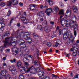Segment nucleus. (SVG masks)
Instances as JSON below:
<instances>
[{
  "label": "nucleus",
  "instance_id": "nucleus-1",
  "mask_svg": "<svg viewBox=\"0 0 79 79\" xmlns=\"http://www.w3.org/2000/svg\"><path fill=\"white\" fill-rule=\"evenodd\" d=\"M63 38L64 40H66L67 38H69L70 40V42H69V44L71 45H73V42L74 41V37L72 35V34L71 33V31H68L66 32H64Z\"/></svg>",
  "mask_w": 79,
  "mask_h": 79
},
{
  "label": "nucleus",
  "instance_id": "nucleus-2",
  "mask_svg": "<svg viewBox=\"0 0 79 79\" xmlns=\"http://www.w3.org/2000/svg\"><path fill=\"white\" fill-rule=\"evenodd\" d=\"M5 36L8 37L5 39V42H6V41H7L8 44H10V45H9V46L10 45H12V46H13V47H15L16 45V42L15 41L12 42V40H11V39L10 40L9 42V40H10V37H9V36H10V32L7 31L4 32L3 34V36L5 37Z\"/></svg>",
  "mask_w": 79,
  "mask_h": 79
},
{
  "label": "nucleus",
  "instance_id": "nucleus-3",
  "mask_svg": "<svg viewBox=\"0 0 79 79\" xmlns=\"http://www.w3.org/2000/svg\"><path fill=\"white\" fill-rule=\"evenodd\" d=\"M22 68H23V70H20V71L22 74L28 73L29 72H33L32 71V69H33V65L31 66L29 68H28V66H26L25 67H22Z\"/></svg>",
  "mask_w": 79,
  "mask_h": 79
},
{
  "label": "nucleus",
  "instance_id": "nucleus-4",
  "mask_svg": "<svg viewBox=\"0 0 79 79\" xmlns=\"http://www.w3.org/2000/svg\"><path fill=\"white\" fill-rule=\"evenodd\" d=\"M9 45H11V44L10 43H8L7 41H5L3 45L1 46L0 47V52H3V48L8 47Z\"/></svg>",
  "mask_w": 79,
  "mask_h": 79
},
{
  "label": "nucleus",
  "instance_id": "nucleus-5",
  "mask_svg": "<svg viewBox=\"0 0 79 79\" xmlns=\"http://www.w3.org/2000/svg\"><path fill=\"white\" fill-rule=\"evenodd\" d=\"M72 27L74 28V35L76 37V35H77L76 31L78 30V25H77V23H75V24L73 25Z\"/></svg>",
  "mask_w": 79,
  "mask_h": 79
},
{
  "label": "nucleus",
  "instance_id": "nucleus-6",
  "mask_svg": "<svg viewBox=\"0 0 79 79\" xmlns=\"http://www.w3.org/2000/svg\"><path fill=\"white\" fill-rule=\"evenodd\" d=\"M9 70L12 72L13 74H16L18 73V70L13 66H11L10 67Z\"/></svg>",
  "mask_w": 79,
  "mask_h": 79
},
{
  "label": "nucleus",
  "instance_id": "nucleus-7",
  "mask_svg": "<svg viewBox=\"0 0 79 79\" xmlns=\"http://www.w3.org/2000/svg\"><path fill=\"white\" fill-rule=\"evenodd\" d=\"M66 20H67V19L64 18L62 19L61 20H60L61 24L62 25L63 27H64V24L66 25Z\"/></svg>",
  "mask_w": 79,
  "mask_h": 79
},
{
  "label": "nucleus",
  "instance_id": "nucleus-8",
  "mask_svg": "<svg viewBox=\"0 0 79 79\" xmlns=\"http://www.w3.org/2000/svg\"><path fill=\"white\" fill-rule=\"evenodd\" d=\"M0 23L2 26V27H4L5 26V24L3 20V18L0 17Z\"/></svg>",
  "mask_w": 79,
  "mask_h": 79
},
{
  "label": "nucleus",
  "instance_id": "nucleus-9",
  "mask_svg": "<svg viewBox=\"0 0 79 79\" xmlns=\"http://www.w3.org/2000/svg\"><path fill=\"white\" fill-rule=\"evenodd\" d=\"M0 73L2 76H6V75L8 73V72L5 70H2L1 71Z\"/></svg>",
  "mask_w": 79,
  "mask_h": 79
},
{
  "label": "nucleus",
  "instance_id": "nucleus-10",
  "mask_svg": "<svg viewBox=\"0 0 79 79\" xmlns=\"http://www.w3.org/2000/svg\"><path fill=\"white\" fill-rule=\"evenodd\" d=\"M74 45V46L73 48V50L77 52L78 51V49H79V47L77 46V43H75Z\"/></svg>",
  "mask_w": 79,
  "mask_h": 79
},
{
  "label": "nucleus",
  "instance_id": "nucleus-11",
  "mask_svg": "<svg viewBox=\"0 0 79 79\" xmlns=\"http://www.w3.org/2000/svg\"><path fill=\"white\" fill-rule=\"evenodd\" d=\"M36 5L35 4H31L29 6L30 7V8H29V9H30L32 11L35 10Z\"/></svg>",
  "mask_w": 79,
  "mask_h": 79
},
{
  "label": "nucleus",
  "instance_id": "nucleus-12",
  "mask_svg": "<svg viewBox=\"0 0 79 79\" xmlns=\"http://www.w3.org/2000/svg\"><path fill=\"white\" fill-rule=\"evenodd\" d=\"M37 15L38 16L39 15V16H41V17H44L45 15V14L43 11H40L37 13Z\"/></svg>",
  "mask_w": 79,
  "mask_h": 79
},
{
  "label": "nucleus",
  "instance_id": "nucleus-13",
  "mask_svg": "<svg viewBox=\"0 0 79 79\" xmlns=\"http://www.w3.org/2000/svg\"><path fill=\"white\" fill-rule=\"evenodd\" d=\"M22 65V62H21V61L19 60L17 62V64L16 65V67L17 68H19V67H21V65Z\"/></svg>",
  "mask_w": 79,
  "mask_h": 79
},
{
  "label": "nucleus",
  "instance_id": "nucleus-14",
  "mask_svg": "<svg viewBox=\"0 0 79 79\" xmlns=\"http://www.w3.org/2000/svg\"><path fill=\"white\" fill-rule=\"evenodd\" d=\"M25 37L27 38V40H28V41L30 42H32V39L30 38V35H26Z\"/></svg>",
  "mask_w": 79,
  "mask_h": 79
},
{
  "label": "nucleus",
  "instance_id": "nucleus-15",
  "mask_svg": "<svg viewBox=\"0 0 79 79\" xmlns=\"http://www.w3.org/2000/svg\"><path fill=\"white\" fill-rule=\"evenodd\" d=\"M25 43V42L22 39L19 40L18 41V44H19V45H20V44H23Z\"/></svg>",
  "mask_w": 79,
  "mask_h": 79
},
{
  "label": "nucleus",
  "instance_id": "nucleus-16",
  "mask_svg": "<svg viewBox=\"0 0 79 79\" xmlns=\"http://www.w3.org/2000/svg\"><path fill=\"white\" fill-rule=\"evenodd\" d=\"M44 30L45 32H46L47 33H48V32H49L51 31V30L50 29H48L47 26H46L44 27Z\"/></svg>",
  "mask_w": 79,
  "mask_h": 79
},
{
  "label": "nucleus",
  "instance_id": "nucleus-17",
  "mask_svg": "<svg viewBox=\"0 0 79 79\" xmlns=\"http://www.w3.org/2000/svg\"><path fill=\"white\" fill-rule=\"evenodd\" d=\"M12 4L13 5H16L18 3V1L17 0H12Z\"/></svg>",
  "mask_w": 79,
  "mask_h": 79
},
{
  "label": "nucleus",
  "instance_id": "nucleus-18",
  "mask_svg": "<svg viewBox=\"0 0 79 79\" xmlns=\"http://www.w3.org/2000/svg\"><path fill=\"white\" fill-rule=\"evenodd\" d=\"M59 35H61V33L62 34H64V32H66V31H65V30H62L61 29H60L59 31Z\"/></svg>",
  "mask_w": 79,
  "mask_h": 79
},
{
  "label": "nucleus",
  "instance_id": "nucleus-19",
  "mask_svg": "<svg viewBox=\"0 0 79 79\" xmlns=\"http://www.w3.org/2000/svg\"><path fill=\"white\" fill-rule=\"evenodd\" d=\"M33 37L34 39H39L40 38V37L37 34H36L35 35L33 36Z\"/></svg>",
  "mask_w": 79,
  "mask_h": 79
},
{
  "label": "nucleus",
  "instance_id": "nucleus-20",
  "mask_svg": "<svg viewBox=\"0 0 79 79\" xmlns=\"http://www.w3.org/2000/svg\"><path fill=\"white\" fill-rule=\"evenodd\" d=\"M45 12L52 13V9L51 7H50L48 9H47L45 10Z\"/></svg>",
  "mask_w": 79,
  "mask_h": 79
},
{
  "label": "nucleus",
  "instance_id": "nucleus-21",
  "mask_svg": "<svg viewBox=\"0 0 79 79\" xmlns=\"http://www.w3.org/2000/svg\"><path fill=\"white\" fill-rule=\"evenodd\" d=\"M13 1H10L7 2V6H10L11 5V4H12Z\"/></svg>",
  "mask_w": 79,
  "mask_h": 79
},
{
  "label": "nucleus",
  "instance_id": "nucleus-22",
  "mask_svg": "<svg viewBox=\"0 0 79 79\" xmlns=\"http://www.w3.org/2000/svg\"><path fill=\"white\" fill-rule=\"evenodd\" d=\"M19 46L22 48H24L26 47V45L24 44H20Z\"/></svg>",
  "mask_w": 79,
  "mask_h": 79
},
{
  "label": "nucleus",
  "instance_id": "nucleus-23",
  "mask_svg": "<svg viewBox=\"0 0 79 79\" xmlns=\"http://www.w3.org/2000/svg\"><path fill=\"white\" fill-rule=\"evenodd\" d=\"M72 8L74 13H77V9L75 6H73Z\"/></svg>",
  "mask_w": 79,
  "mask_h": 79
},
{
  "label": "nucleus",
  "instance_id": "nucleus-24",
  "mask_svg": "<svg viewBox=\"0 0 79 79\" xmlns=\"http://www.w3.org/2000/svg\"><path fill=\"white\" fill-rule=\"evenodd\" d=\"M71 8L69 7H68V9L67 11L66 12V14H68V13H69V14H71Z\"/></svg>",
  "mask_w": 79,
  "mask_h": 79
},
{
  "label": "nucleus",
  "instance_id": "nucleus-25",
  "mask_svg": "<svg viewBox=\"0 0 79 79\" xmlns=\"http://www.w3.org/2000/svg\"><path fill=\"white\" fill-rule=\"evenodd\" d=\"M52 78L53 79H56L57 77L59 78V77H57V75H56L54 74H52Z\"/></svg>",
  "mask_w": 79,
  "mask_h": 79
},
{
  "label": "nucleus",
  "instance_id": "nucleus-26",
  "mask_svg": "<svg viewBox=\"0 0 79 79\" xmlns=\"http://www.w3.org/2000/svg\"><path fill=\"white\" fill-rule=\"evenodd\" d=\"M71 21L73 24H74V23H76V18H73L72 19Z\"/></svg>",
  "mask_w": 79,
  "mask_h": 79
},
{
  "label": "nucleus",
  "instance_id": "nucleus-27",
  "mask_svg": "<svg viewBox=\"0 0 79 79\" xmlns=\"http://www.w3.org/2000/svg\"><path fill=\"white\" fill-rule=\"evenodd\" d=\"M59 15H62L64 16V10H60L59 13Z\"/></svg>",
  "mask_w": 79,
  "mask_h": 79
},
{
  "label": "nucleus",
  "instance_id": "nucleus-28",
  "mask_svg": "<svg viewBox=\"0 0 79 79\" xmlns=\"http://www.w3.org/2000/svg\"><path fill=\"white\" fill-rule=\"evenodd\" d=\"M33 69H32L33 72H29V73H37V70L34 69V66H33Z\"/></svg>",
  "mask_w": 79,
  "mask_h": 79
},
{
  "label": "nucleus",
  "instance_id": "nucleus-29",
  "mask_svg": "<svg viewBox=\"0 0 79 79\" xmlns=\"http://www.w3.org/2000/svg\"><path fill=\"white\" fill-rule=\"evenodd\" d=\"M5 5H6L5 3L3 2H0V6H1V7H3V6H5Z\"/></svg>",
  "mask_w": 79,
  "mask_h": 79
},
{
  "label": "nucleus",
  "instance_id": "nucleus-30",
  "mask_svg": "<svg viewBox=\"0 0 79 79\" xmlns=\"http://www.w3.org/2000/svg\"><path fill=\"white\" fill-rule=\"evenodd\" d=\"M44 72L40 71L38 73V76H40V75H42V74H44Z\"/></svg>",
  "mask_w": 79,
  "mask_h": 79
},
{
  "label": "nucleus",
  "instance_id": "nucleus-31",
  "mask_svg": "<svg viewBox=\"0 0 79 79\" xmlns=\"http://www.w3.org/2000/svg\"><path fill=\"white\" fill-rule=\"evenodd\" d=\"M77 51L75 50H73V55L74 56H76V55H77Z\"/></svg>",
  "mask_w": 79,
  "mask_h": 79
},
{
  "label": "nucleus",
  "instance_id": "nucleus-32",
  "mask_svg": "<svg viewBox=\"0 0 79 79\" xmlns=\"http://www.w3.org/2000/svg\"><path fill=\"white\" fill-rule=\"evenodd\" d=\"M19 79H24V76L21 74H20L19 76Z\"/></svg>",
  "mask_w": 79,
  "mask_h": 79
},
{
  "label": "nucleus",
  "instance_id": "nucleus-33",
  "mask_svg": "<svg viewBox=\"0 0 79 79\" xmlns=\"http://www.w3.org/2000/svg\"><path fill=\"white\" fill-rule=\"evenodd\" d=\"M71 21L69 19H67L66 20V24H70Z\"/></svg>",
  "mask_w": 79,
  "mask_h": 79
},
{
  "label": "nucleus",
  "instance_id": "nucleus-34",
  "mask_svg": "<svg viewBox=\"0 0 79 79\" xmlns=\"http://www.w3.org/2000/svg\"><path fill=\"white\" fill-rule=\"evenodd\" d=\"M54 10H55L56 11L58 12L59 10V8L58 7L55 6L54 7Z\"/></svg>",
  "mask_w": 79,
  "mask_h": 79
},
{
  "label": "nucleus",
  "instance_id": "nucleus-35",
  "mask_svg": "<svg viewBox=\"0 0 79 79\" xmlns=\"http://www.w3.org/2000/svg\"><path fill=\"white\" fill-rule=\"evenodd\" d=\"M48 2H49V4L50 5H53V2L50 0H49L48 1Z\"/></svg>",
  "mask_w": 79,
  "mask_h": 79
},
{
  "label": "nucleus",
  "instance_id": "nucleus-36",
  "mask_svg": "<svg viewBox=\"0 0 79 79\" xmlns=\"http://www.w3.org/2000/svg\"><path fill=\"white\" fill-rule=\"evenodd\" d=\"M6 76V79H11V77H10V75H6H6H5Z\"/></svg>",
  "mask_w": 79,
  "mask_h": 79
},
{
  "label": "nucleus",
  "instance_id": "nucleus-37",
  "mask_svg": "<svg viewBox=\"0 0 79 79\" xmlns=\"http://www.w3.org/2000/svg\"><path fill=\"white\" fill-rule=\"evenodd\" d=\"M11 14V11L10 10H9L7 13V14L6 15V16H10Z\"/></svg>",
  "mask_w": 79,
  "mask_h": 79
},
{
  "label": "nucleus",
  "instance_id": "nucleus-38",
  "mask_svg": "<svg viewBox=\"0 0 79 79\" xmlns=\"http://www.w3.org/2000/svg\"><path fill=\"white\" fill-rule=\"evenodd\" d=\"M23 62H24V63H26V62H27V61L28 60V59L27 58L25 57L23 58Z\"/></svg>",
  "mask_w": 79,
  "mask_h": 79
},
{
  "label": "nucleus",
  "instance_id": "nucleus-39",
  "mask_svg": "<svg viewBox=\"0 0 79 79\" xmlns=\"http://www.w3.org/2000/svg\"><path fill=\"white\" fill-rule=\"evenodd\" d=\"M13 19H14L13 18H12L11 19L10 22V23L8 25V26H11V23H12V21H13Z\"/></svg>",
  "mask_w": 79,
  "mask_h": 79
},
{
  "label": "nucleus",
  "instance_id": "nucleus-40",
  "mask_svg": "<svg viewBox=\"0 0 79 79\" xmlns=\"http://www.w3.org/2000/svg\"><path fill=\"white\" fill-rule=\"evenodd\" d=\"M39 51H37V53L36 54H34V55H36L37 57L38 58H39Z\"/></svg>",
  "mask_w": 79,
  "mask_h": 79
},
{
  "label": "nucleus",
  "instance_id": "nucleus-41",
  "mask_svg": "<svg viewBox=\"0 0 79 79\" xmlns=\"http://www.w3.org/2000/svg\"><path fill=\"white\" fill-rule=\"evenodd\" d=\"M47 45L48 46V47H50L52 45V43H51L48 42L47 43Z\"/></svg>",
  "mask_w": 79,
  "mask_h": 79
},
{
  "label": "nucleus",
  "instance_id": "nucleus-42",
  "mask_svg": "<svg viewBox=\"0 0 79 79\" xmlns=\"http://www.w3.org/2000/svg\"><path fill=\"white\" fill-rule=\"evenodd\" d=\"M40 78L41 79H44L45 77H44V74H42V76H40Z\"/></svg>",
  "mask_w": 79,
  "mask_h": 79
},
{
  "label": "nucleus",
  "instance_id": "nucleus-43",
  "mask_svg": "<svg viewBox=\"0 0 79 79\" xmlns=\"http://www.w3.org/2000/svg\"><path fill=\"white\" fill-rule=\"evenodd\" d=\"M37 63H38V61L37 60H35L33 62V63L35 65H36V66H37V65H38V64H37Z\"/></svg>",
  "mask_w": 79,
  "mask_h": 79
},
{
  "label": "nucleus",
  "instance_id": "nucleus-44",
  "mask_svg": "<svg viewBox=\"0 0 79 79\" xmlns=\"http://www.w3.org/2000/svg\"><path fill=\"white\" fill-rule=\"evenodd\" d=\"M14 48H12V51L13 52H15L17 54H18V52L17 51V50H15V51H13V49H14Z\"/></svg>",
  "mask_w": 79,
  "mask_h": 79
},
{
  "label": "nucleus",
  "instance_id": "nucleus-45",
  "mask_svg": "<svg viewBox=\"0 0 79 79\" xmlns=\"http://www.w3.org/2000/svg\"><path fill=\"white\" fill-rule=\"evenodd\" d=\"M38 28L40 29V30H43L44 29V27H42V26H40L38 27Z\"/></svg>",
  "mask_w": 79,
  "mask_h": 79
},
{
  "label": "nucleus",
  "instance_id": "nucleus-46",
  "mask_svg": "<svg viewBox=\"0 0 79 79\" xmlns=\"http://www.w3.org/2000/svg\"><path fill=\"white\" fill-rule=\"evenodd\" d=\"M57 43L58 44V45L60 44H61V41L60 40H58L56 41Z\"/></svg>",
  "mask_w": 79,
  "mask_h": 79
},
{
  "label": "nucleus",
  "instance_id": "nucleus-47",
  "mask_svg": "<svg viewBox=\"0 0 79 79\" xmlns=\"http://www.w3.org/2000/svg\"><path fill=\"white\" fill-rule=\"evenodd\" d=\"M46 13V15L48 16H50V13H51V12H45Z\"/></svg>",
  "mask_w": 79,
  "mask_h": 79
},
{
  "label": "nucleus",
  "instance_id": "nucleus-48",
  "mask_svg": "<svg viewBox=\"0 0 79 79\" xmlns=\"http://www.w3.org/2000/svg\"><path fill=\"white\" fill-rule=\"evenodd\" d=\"M10 61L11 63H14V62H15V63H16V59H14L13 60H10Z\"/></svg>",
  "mask_w": 79,
  "mask_h": 79
},
{
  "label": "nucleus",
  "instance_id": "nucleus-49",
  "mask_svg": "<svg viewBox=\"0 0 79 79\" xmlns=\"http://www.w3.org/2000/svg\"><path fill=\"white\" fill-rule=\"evenodd\" d=\"M44 79H50V77H49L46 76L44 77Z\"/></svg>",
  "mask_w": 79,
  "mask_h": 79
},
{
  "label": "nucleus",
  "instance_id": "nucleus-50",
  "mask_svg": "<svg viewBox=\"0 0 79 79\" xmlns=\"http://www.w3.org/2000/svg\"><path fill=\"white\" fill-rule=\"evenodd\" d=\"M24 64H25V65H26V66H29V63H28L27 62H25V63Z\"/></svg>",
  "mask_w": 79,
  "mask_h": 79
},
{
  "label": "nucleus",
  "instance_id": "nucleus-51",
  "mask_svg": "<svg viewBox=\"0 0 79 79\" xmlns=\"http://www.w3.org/2000/svg\"><path fill=\"white\" fill-rule=\"evenodd\" d=\"M17 27H20V26H21V24L20 23H18L17 24Z\"/></svg>",
  "mask_w": 79,
  "mask_h": 79
},
{
  "label": "nucleus",
  "instance_id": "nucleus-52",
  "mask_svg": "<svg viewBox=\"0 0 79 79\" xmlns=\"http://www.w3.org/2000/svg\"><path fill=\"white\" fill-rule=\"evenodd\" d=\"M44 7V6L43 5H41L40 6V8L41 9H43Z\"/></svg>",
  "mask_w": 79,
  "mask_h": 79
},
{
  "label": "nucleus",
  "instance_id": "nucleus-53",
  "mask_svg": "<svg viewBox=\"0 0 79 79\" xmlns=\"http://www.w3.org/2000/svg\"><path fill=\"white\" fill-rule=\"evenodd\" d=\"M55 47H58V44L57 43H55Z\"/></svg>",
  "mask_w": 79,
  "mask_h": 79
},
{
  "label": "nucleus",
  "instance_id": "nucleus-54",
  "mask_svg": "<svg viewBox=\"0 0 79 79\" xmlns=\"http://www.w3.org/2000/svg\"><path fill=\"white\" fill-rule=\"evenodd\" d=\"M59 29H60V27L59 26H57L56 28V32L57 30H58Z\"/></svg>",
  "mask_w": 79,
  "mask_h": 79
},
{
  "label": "nucleus",
  "instance_id": "nucleus-55",
  "mask_svg": "<svg viewBox=\"0 0 79 79\" xmlns=\"http://www.w3.org/2000/svg\"><path fill=\"white\" fill-rule=\"evenodd\" d=\"M27 44H31V43H32V41H27Z\"/></svg>",
  "mask_w": 79,
  "mask_h": 79
},
{
  "label": "nucleus",
  "instance_id": "nucleus-56",
  "mask_svg": "<svg viewBox=\"0 0 79 79\" xmlns=\"http://www.w3.org/2000/svg\"><path fill=\"white\" fill-rule=\"evenodd\" d=\"M57 12V11H55V10H54V11H52V12L53 13H54V14H56V13Z\"/></svg>",
  "mask_w": 79,
  "mask_h": 79
},
{
  "label": "nucleus",
  "instance_id": "nucleus-57",
  "mask_svg": "<svg viewBox=\"0 0 79 79\" xmlns=\"http://www.w3.org/2000/svg\"><path fill=\"white\" fill-rule=\"evenodd\" d=\"M74 78H75L76 79H77V78H78V75H76V76H74Z\"/></svg>",
  "mask_w": 79,
  "mask_h": 79
},
{
  "label": "nucleus",
  "instance_id": "nucleus-58",
  "mask_svg": "<svg viewBox=\"0 0 79 79\" xmlns=\"http://www.w3.org/2000/svg\"><path fill=\"white\" fill-rule=\"evenodd\" d=\"M19 4L20 5V6H23V3H22L21 2L19 3Z\"/></svg>",
  "mask_w": 79,
  "mask_h": 79
},
{
  "label": "nucleus",
  "instance_id": "nucleus-59",
  "mask_svg": "<svg viewBox=\"0 0 79 79\" xmlns=\"http://www.w3.org/2000/svg\"><path fill=\"white\" fill-rule=\"evenodd\" d=\"M3 66H6L7 65L6 64V63H4L3 64Z\"/></svg>",
  "mask_w": 79,
  "mask_h": 79
},
{
  "label": "nucleus",
  "instance_id": "nucleus-60",
  "mask_svg": "<svg viewBox=\"0 0 79 79\" xmlns=\"http://www.w3.org/2000/svg\"><path fill=\"white\" fill-rule=\"evenodd\" d=\"M72 0L73 3H75V2H76V0Z\"/></svg>",
  "mask_w": 79,
  "mask_h": 79
},
{
  "label": "nucleus",
  "instance_id": "nucleus-61",
  "mask_svg": "<svg viewBox=\"0 0 79 79\" xmlns=\"http://www.w3.org/2000/svg\"><path fill=\"white\" fill-rule=\"evenodd\" d=\"M66 56H67V57H69V54H68L66 55Z\"/></svg>",
  "mask_w": 79,
  "mask_h": 79
},
{
  "label": "nucleus",
  "instance_id": "nucleus-62",
  "mask_svg": "<svg viewBox=\"0 0 79 79\" xmlns=\"http://www.w3.org/2000/svg\"><path fill=\"white\" fill-rule=\"evenodd\" d=\"M47 70L48 71H51V69H48Z\"/></svg>",
  "mask_w": 79,
  "mask_h": 79
},
{
  "label": "nucleus",
  "instance_id": "nucleus-63",
  "mask_svg": "<svg viewBox=\"0 0 79 79\" xmlns=\"http://www.w3.org/2000/svg\"><path fill=\"white\" fill-rule=\"evenodd\" d=\"M6 50L8 52H10V49H6Z\"/></svg>",
  "mask_w": 79,
  "mask_h": 79
},
{
  "label": "nucleus",
  "instance_id": "nucleus-64",
  "mask_svg": "<svg viewBox=\"0 0 79 79\" xmlns=\"http://www.w3.org/2000/svg\"><path fill=\"white\" fill-rule=\"evenodd\" d=\"M77 44H79V40H78L77 41Z\"/></svg>",
  "mask_w": 79,
  "mask_h": 79
}]
</instances>
